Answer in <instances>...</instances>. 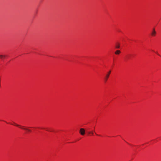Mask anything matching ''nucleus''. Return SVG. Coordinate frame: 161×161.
Wrapping results in <instances>:
<instances>
[{
	"instance_id": "1",
	"label": "nucleus",
	"mask_w": 161,
	"mask_h": 161,
	"mask_svg": "<svg viewBox=\"0 0 161 161\" xmlns=\"http://www.w3.org/2000/svg\"><path fill=\"white\" fill-rule=\"evenodd\" d=\"M14 125H15L16 126H17L18 127H19L20 128H21L22 129H24V130H27V131H28V132H30L31 131V130L30 129H27V128H23V126H21V125H19L17 124H16L15 123H14Z\"/></svg>"
},
{
	"instance_id": "2",
	"label": "nucleus",
	"mask_w": 161,
	"mask_h": 161,
	"mask_svg": "<svg viewBox=\"0 0 161 161\" xmlns=\"http://www.w3.org/2000/svg\"><path fill=\"white\" fill-rule=\"evenodd\" d=\"M111 72V71L109 70L108 72V73L106 75L105 77H104V80L106 82L107 80H108V77H109L110 74Z\"/></svg>"
},
{
	"instance_id": "3",
	"label": "nucleus",
	"mask_w": 161,
	"mask_h": 161,
	"mask_svg": "<svg viewBox=\"0 0 161 161\" xmlns=\"http://www.w3.org/2000/svg\"><path fill=\"white\" fill-rule=\"evenodd\" d=\"M79 132L81 135H84L85 134V129L84 128H80L79 131Z\"/></svg>"
},
{
	"instance_id": "4",
	"label": "nucleus",
	"mask_w": 161,
	"mask_h": 161,
	"mask_svg": "<svg viewBox=\"0 0 161 161\" xmlns=\"http://www.w3.org/2000/svg\"><path fill=\"white\" fill-rule=\"evenodd\" d=\"M115 48L117 49H119L120 48V43L119 42H117L115 44Z\"/></svg>"
},
{
	"instance_id": "5",
	"label": "nucleus",
	"mask_w": 161,
	"mask_h": 161,
	"mask_svg": "<svg viewBox=\"0 0 161 161\" xmlns=\"http://www.w3.org/2000/svg\"><path fill=\"white\" fill-rule=\"evenodd\" d=\"M156 34V32L155 31V29L154 28L153 29V31L151 33V35L152 36H155Z\"/></svg>"
},
{
	"instance_id": "6",
	"label": "nucleus",
	"mask_w": 161,
	"mask_h": 161,
	"mask_svg": "<svg viewBox=\"0 0 161 161\" xmlns=\"http://www.w3.org/2000/svg\"><path fill=\"white\" fill-rule=\"evenodd\" d=\"M120 51L119 50H117L115 52V54L116 55H118L120 53Z\"/></svg>"
},
{
	"instance_id": "7",
	"label": "nucleus",
	"mask_w": 161,
	"mask_h": 161,
	"mask_svg": "<svg viewBox=\"0 0 161 161\" xmlns=\"http://www.w3.org/2000/svg\"><path fill=\"white\" fill-rule=\"evenodd\" d=\"M6 57V56L5 55H0V58H4Z\"/></svg>"
},
{
	"instance_id": "8",
	"label": "nucleus",
	"mask_w": 161,
	"mask_h": 161,
	"mask_svg": "<svg viewBox=\"0 0 161 161\" xmlns=\"http://www.w3.org/2000/svg\"><path fill=\"white\" fill-rule=\"evenodd\" d=\"M89 134H92V135H93V132L92 131V132H89Z\"/></svg>"
}]
</instances>
